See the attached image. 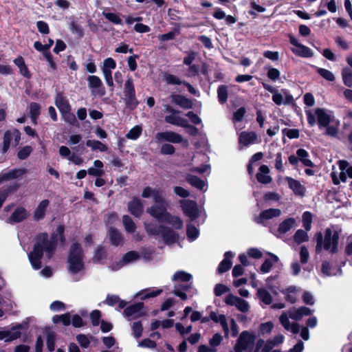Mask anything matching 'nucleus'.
Masks as SVG:
<instances>
[{"label":"nucleus","instance_id":"nucleus-31","mask_svg":"<svg viewBox=\"0 0 352 352\" xmlns=\"http://www.w3.org/2000/svg\"><path fill=\"white\" fill-rule=\"evenodd\" d=\"M270 169L267 166L262 165L256 174L257 180L262 184H269L272 182V177L269 175Z\"/></svg>","mask_w":352,"mask_h":352},{"label":"nucleus","instance_id":"nucleus-26","mask_svg":"<svg viewBox=\"0 0 352 352\" xmlns=\"http://www.w3.org/2000/svg\"><path fill=\"white\" fill-rule=\"evenodd\" d=\"M285 179L287 182L289 188L294 192L296 195L304 196L305 188L299 181L290 177H286Z\"/></svg>","mask_w":352,"mask_h":352},{"label":"nucleus","instance_id":"nucleus-25","mask_svg":"<svg viewBox=\"0 0 352 352\" xmlns=\"http://www.w3.org/2000/svg\"><path fill=\"white\" fill-rule=\"evenodd\" d=\"M139 258V255L137 252L131 251L125 254L122 258V259L116 263V265H112L110 267L112 270H118L123 265L129 264L137 261Z\"/></svg>","mask_w":352,"mask_h":352},{"label":"nucleus","instance_id":"nucleus-46","mask_svg":"<svg viewBox=\"0 0 352 352\" xmlns=\"http://www.w3.org/2000/svg\"><path fill=\"white\" fill-rule=\"evenodd\" d=\"M41 107L38 103L32 102L30 104V114L32 122L36 124L37 123L36 120L40 114Z\"/></svg>","mask_w":352,"mask_h":352},{"label":"nucleus","instance_id":"nucleus-24","mask_svg":"<svg viewBox=\"0 0 352 352\" xmlns=\"http://www.w3.org/2000/svg\"><path fill=\"white\" fill-rule=\"evenodd\" d=\"M25 173V170L22 168L3 171L0 174V184H1L3 182L19 178L23 175Z\"/></svg>","mask_w":352,"mask_h":352},{"label":"nucleus","instance_id":"nucleus-37","mask_svg":"<svg viewBox=\"0 0 352 352\" xmlns=\"http://www.w3.org/2000/svg\"><path fill=\"white\" fill-rule=\"evenodd\" d=\"M109 235L111 243L113 245L118 246L122 244L123 241L122 236L118 230L111 228L109 230Z\"/></svg>","mask_w":352,"mask_h":352},{"label":"nucleus","instance_id":"nucleus-22","mask_svg":"<svg viewBox=\"0 0 352 352\" xmlns=\"http://www.w3.org/2000/svg\"><path fill=\"white\" fill-rule=\"evenodd\" d=\"M281 210L277 208H270L263 211L259 217L256 219V221L259 223H264L266 221L270 220L281 215Z\"/></svg>","mask_w":352,"mask_h":352},{"label":"nucleus","instance_id":"nucleus-5","mask_svg":"<svg viewBox=\"0 0 352 352\" xmlns=\"http://www.w3.org/2000/svg\"><path fill=\"white\" fill-rule=\"evenodd\" d=\"M210 318L214 322L219 323L221 325L225 338H228L230 336L236 337L238 335L239 328L233 318H228L224 314L212 311L210 314Z\"/></svg>","mask_w":352,"mask_h":352},{"label":"nucleus","instance_id":"nucleus-29","mask_svg":"<svg viewBox=\"0 0 352 352\" xmlns=\"http://www.w3.org/2000/svg\"><path fill=\"white\" fill-rule=\"evenodd\" d=\"M50 201L47 199L42 200L34 212V219L39 221L45 217V212L48 208Z\"/></svg>","mask_w":352,"mask_h":352},{"label":"nucleus","instance_id":"nucleus-28","mask_svg":"<svg viewBox=\"0 0 352 352\" xmlns=\"http://www.w3.org/2000/svg\"><path fill=\"white\" fill-rule=\"evenodd\" d=\"M179 111H176L175 113L166 116L165 117V121L167 123L176 125L178 126H182L186 125V119L181 117L179 115Z\"/></svg>","mask_w":352,"mask_h":352},{"label":"nucleus","instance_id":"nucleus-47","mask_svg":"<svg viewBox=\"0 0 352 352\" xmlns=\"http://www.w3.org/2000/svg\"><path fill=\"white\" fill-rule=\"evenodd\" d=\"M86 145L93 151H106L107 150V146L98 140H88L86 142Z\"/></svg>","mask_w":352,"mask_h":352},{"label":"nucleus","instance_id":"nucleus-58","mask_svg":"<svg viewBox=\"0 0 352 352\" xmlns=\"http://www.w3.org/2000/svg\"><path fill=\"white\" fill-rule=\"evenodd\" d=\"M218 98L220 103L223 104L228 99V89L224 85H221L217 90Z\"/></svg>","mask_w":352,"mask_h":352},{"label":"nucleus","instance_id":"nucleus-18","mask_svg":"<svg viewBox=\"0 0 352 352\" xmlns=\"http://www.w3.org/2000/svg\"><path fill=\"white\" fill-rule=\"evenodd\" d=\"M23 325L19 324L13 327L10 329L0 331V340L5 342H12L21 337Z\"/></svg>","mask_w":352,"mask_h":352},{"label":"nucleus","instance_id":"nucleus-55","mask_svg":"<svg viewBox=\"0 0 352 352\" xmlns=\"http://www.w3.org/2000/svg\"><path fill=\"white\" fill-rule=\"evenodd\" d=\"M142 131V127L139 125H136L129 131L126 137L130 140H137L141 135Z\"/></svg>","mask_w":352,"mask_h":352},{"label":"nucleus","instance_id":"nucleus-3","mask_svg":"<svg viewBox=\"0 0 352 352\" xmlns=\"http://www.w3.org/2000/svg\"><path fill=\"white\" fill-rule=\"evenodd\" d=\"M313 311L306 307H300L299 308H292L288 311H283L280 316L279 320L283 327L287 331H290L296 334L300 331L299 324L295 322H290L289 318L298 321L301 320L304 316H309Z\"/></svg>","mask_w":352,"mask_h":352},{"label":"nucleus","instance_id":"nucleus-64","mask_svg":"<svg viewBox=\"0 0 352 352\" xmlns=\"http://www.w3.org/2000/svg\"><path fill=\"white\" fill-rule=\"evenodd\" d=\"M344 254L347 256L352 255V234L349 235L346 239Z\"/></svg>","mask_w":352,"mask_h":352},{"label":"nucleus","instance_id":"nucleus-61","mask_svg":"<svg viewBox=\"0 0 352 352\" xmlns=\"http://www.w3.org/2000/svg\"><path fill=\"white\" fill-rule=\"evenodd\" d=\"M223 340V336L219 333H216L212 338L209 340L210 346L212 348L217 349L221 341Z\"/></svg>","mask_w":352,"mask_h":352},{"label":"nucleus","instance_id":"nucleus-53","mask_svg":"<svg viewBox=\"0 0 352 352\" xmlns=\"http://www.w3.org/2000/svg\"><path fill=\"white\" fill-rule=\"evenodd\" d=\"M274 328V324L272 322L261 323L259 326L258 333L261 336L270 334Z\"/></svg>","mask_w":352,"mask_h":352},{"label":"nucleus","instance_id":"nucleus-8","mask_svg":"<svg viewBox=\"0 0 352 352\" xmlns=\"http://www.w3.org/2000/svg\"><path fill=\"white\" fill-rule=\"evenodd\" d=\"M146 230L151 234L162 238L166 243H174L177 238L176 234L168 228L148 224Z\"/></svg>","mask_w":352,"mask_h":352},{"label":"nucleus","instance_id":"nucleus-56","mask_svg":"<svg viewBox=\"0 0 352 352\" xmlns=\"http://www.w3.org/2000/svg\"><path fill=\"white\" fill-rule=\"evenodd\" d=\"M303 227L307 231H309L311 228L312 223V214L311 212L307 211L305 212L302 217Z\"/></svg>","mask_w":352,"mask_h":352},{"label":"nucleus","instance_id":"nucleus-4","mask_svg":"<svg viewBox=\"0 0 352 352\" xmlns=\"http://www.w3.org/2000/svg\"><path fill=\"white\" fill-rule=\"evenodd\" d=\"M339 237L340 234L338 230L334 228H327L324 231V238L321 233L318 234L316 250L320 251L323 248L331 254L337 253Z\"/></svg>","mask_w":352,"mask_h":352},{"label":"nucleus","instance_id":"nucleus-52","mask_svg":"<svg viewBox=\"0 0 352 352\" xmlns=\"http://www.w3.org/2000/svg\"><path fill=\"white\" fill-rule=\"evenodd\" d=\"M199 230L192 226L191 223H188L187 224V236L189 241H195L199 236Z\"/></svg>","mask_w":352,"mask_h":352},{"label":"nucleus","instance_id":"nucleus-54","mask_svg":"<svg viewBox=\"0 0 352 352\" xmlns=\"http://www.w3.org/2000/svg\"><path fill=\"white\" fill-rule=\"evenodd\" d=\"M322 272L326 276H336L340 272V270L332 269L329 263L324 262L322 265Z\"/></svg>","mask_w":352,"mask_h":352},{"label":"nucleus","instance_id":"nucleus-7","mask_svg":"<svg viewBox=\"0 0 352 352\" xmlns=\"http://www.w3.org/2000/svg\"><path fill=\"white\" fill-rule=\"evenodd\" d=\"M256 342L254 333L243 331L239 334L231 352H252Z\"/></svg>","mask_w":352,"mask_h":352},{"label":"nucleus","instance_id":"nucleus-35","mask_svg":"<svg viewBox=\"0 0 352 352\" xmlns=\"http://www.w3.org/2000/svg\"><path fill=\"white\" fill-rule=\"evenodd\" d=\"M268 254L270 255L271 258L266 259L260 268L261 272L263 274L268 273L270 271L273 264L277 263L279 261V258L276 255L272 253H268Z\"/></svg>","mask_w":352,"mask_h":352},{"label":"nucleus","instance_id":"nucleus-10","mask_svg":"<svg viewBox=\"0 0 352 352\" xmlns=\"http://www.w3.org/2000/svg\"><path fill=\"white\" fill-rule=\"evenodd\" d=\"M155 141L157 143L162 142H168L174 144L182 143L185 148L189 146V142L187 140L184 139L180 134L171 131L157 133L155 135Z\"/></svg>","mask_w":352,"mask_h":352},{"label":"nucleus","instance_id":"nucleus-20","mask_svg":"<svg viewBox=\"0 0 352 352\" xmlns=\"http://www.w3.org/2000/svg\"><path fill=\"white\" fill-rule=\"evenodd\" d=\"M143 198H152L153 201H163V192L159 188H151L150 186L145 187L142 192Z\"/></svg>","mask_w":352,"mask_h":352},{"label":"nucleus","instance_id":"nucleus-33","mask_svg":"<svg viewBox=\"0 0 352 352\" xmlns=\"http://www.w3.org/2000/svg\"><path fill=\"white\" fill-rule=\"evenodd\" d=\"M233 254L231 252H226L224 254V259L220 263L217 271L219 273H223L228 271L232 265L231 258Z\"/></svg>","mask_w":352,"mask_h":352},{"label":"nucleus","instance_id":"nucleus-16","mask_svg":"<svg viewBox=\"0 0 352 352\" xmlns=\"http://www.w3.org/2000/svg\"><path fill=\"white\" fill-rule=\"evenodd\" d=\"M20 138L19 131L14 129L6 131L3 136V152H6L10 145L16 146L20 141Z\"/></svg>","mask_w":352,"mask_h":352},{"label":"nucleus","instance_id":"nucleus-17","mask_svg":"<svg viewBox=\"0 0 352 352\" xmlns=\"http://www.w3.org/2000/svg\"><path fill=\"white\" fill-rule=\"evenodd\" d=\"M272 100L277 105H287L294 100L292 95L287 89H281L280 92L276 91L272 95Z\"/></svg>","mask_w":352,"mask_h":352},{"label":"nucleus","instance_id":"nucleus-38","mask_svg":"<svg viewBox=\"0 0 352 352\" xmlns=\"http://www.w3.org/2000/svg\"><path fill=\"white\" fill-rule=\"evenodd\" d=\"M296 155L298 156L299 161L301 162L304 166L308 167L314 166V164L309 158V153L306 150L303 148L298 149L296 151Z\"/></svg>","mask_w":352,"mask_h":352},{"label":"nucleus","instance_id":"nucleus-14","mask_svg":"<svg viewBox=\"0 0 352 352\" xmlns=\"http://www.w3.org/2000/svg\"><path fill=\"white\" fill-rule=\"evenodd\" d=\"M224 302L228 305L235 306L241 312L245 313L250 309V305L246 300L233 294H228L225 298Z\"/></svg>","mask_w":352,"mask_h":352},{"label":"nucleus","instance_id":"nucleus-41","mask_svg":"<svg viewBox=\"0 0 352 352\" xmlns=\"http://www.w3.org/2000/svg\"><path fill=\"white\" fill-rule=\"evenodd\" d=\"M255 349L258 352H271L273 347L271 345V342H269L267 340L258 339L256 340Z\"/></svg>","mask_w":352,"mask_h":352},{"label":"nucleus","instance_id":"nucleus-21","mask_svg":"<svg viewBox=\"0 0 352 352\" xmlns=\"http://www.w3.org/2000/svg\"><path fill=\"white\" fill-rule=\"evenodd\" d=\"M186 179L188 184L199 190L206 192L208 189V184L206 181L203 180L191 173L186 174Z\"/></svg>","mask_w":352,"mask_h":352},{"label":"nucleus","instance_id":"nucleus-36","mask_svg":"<svg viewBox=\"0 0 352 352\" xmlns=\"http://www.w3.org/2000/svg\"><path fill=\"white\" fill-rule=\"evenodd\" d=\"M162 292V289H148L140 292L137 294V296L139 297L141 300H144L146 298H153L158 295H160Z\"/></svg>","mask_w":352,"mask_h":352},{"label":"nucleus","instance_id":"nucleus-50","mask_svg":"<svg viewBox=\"0 0 352 352\" xmlns=\"http://www.w3.org/2000/svg\"><path fill=\"white\" fill-rule=\"evenodd\" d=\"M52 321L54 323L61 322L65 326H68L71 323V316L69 313L62 315H56L52 318Z\"/></svg>","mask_w":352,"mask_h":352},{"label":"nucleus","instance_id":"nucleus-57","mask_svg":"<svg viewBox=\"0 0 352 352\" xmlns=\"http://www.w3.org/2000/svg\"><path fill=\"white\" fill-rule=\"evenodd\" d=\"M294 239L297 243H301L308 240V235L306 231L298 230L294 235Z\"/></svg>","mask_w":352,"mask_h":352},{"label":"nucleus","instance_id":"nucleus-48","mask_svg":"<svg viewBox=\"0 0 352 352\" xmlns=\"http://www.w3.org/2000/svg\"><path fill=\"white\" fill-rule=\"evenodd\" d=\"M164 222L168 223L175 229H181L183 227V221L182 220L176 216H172L171 214H168V217L166 218Z\"/></svg>","mask_w":352,"mask_h":352},{"label":"nucleus","instance_id":"nucleus-45","mask_svg":"<svg viewBox=\"0 0 352 352\" xmlns=\"http://www.w3.org/2000/svg\"><path fill=\"white\" fill-rule=\"evenodd\" d=\"M87 81L88 86L93 90V92L95 91V90L97 89L100 88L102 85L101 79L98 76L94 75L89 76L87 78Z\"/></svg>","mask_w":352,"mask_h":352},{"label":"nucleus","instance_id":"nucleus-43","mask_svg":"<svg viewBox=\"0 0 352 352\" xmlns=\"http://www.w3.org/2000/svg\"><path fill=\"white\" fill-rule=\"evenodd\" d=\"M44 336L47 340V347L48 350L50 351H54L56 333L50 329H47L44 333Z\"/></svg>","mask_w":352,"mask_h":352},{"label":"nucleus","instance_id":"nucleus-9","mask_svg":"<svg viewBox=\"0 0 352 352\" xmlns=\"http://www.w3.org/2000/svg\"><path fill=\"white\" fill-rule=\"evenodd\" d=\"M340 172L335 170L334 168L331 173L334 184L338 185L341 182H345L347 177L352 179V166L345 160H339L338 162Z\"/></svg>","mask_w":352,"mask_h":352},{"label":"nucleus","instance_id":"nucleus-19","mask_svg":"<svg viewBox=\"0 0 352 352\" xmlns=\"http://www.w3.org/2000/svg\"><path fill=\"white\" fill-rule=\"evenodd\" d=\"M257 140L256 134L253 132L243 131L239 135V148L242 150L244 147H248L252 144L255 143Z\"/></svg>","mask_w":352,"mask_h":352},{"label":"nucleus","instance_id":"nucleus-60","mask_svg":"<svg viewBox=\"0 0 352 352\" xmlns=\"http://www.w3.org/2000/svg\"><path fill=\"white\" fill-rule=\"evenodd\" d=\"M318 73L324 79L329 80V81H333L335 80V76L333 74L330 72L329 70H327L326 69L322 68H318Z\"/></svg>","mask_w":352,"mask_h":352},{"label":"nucleus","instance_id":"nucleus-27","mask_svg":"<svg viewBox=\"0 0 352 352\" xmlns=\"http://www.w3.org/2000/svg\"><path fill=\"white\" fill-rule=\"evenodd\" d=\"M128 210L135 217H140L144 210L143 204L139 198L134 197L128 203Z\"/></svg>","mask_w":352,"mask_h":352},{"label":"nucleus","instance_id":"nucleus-34","mask_svg":"<svg viewBox=\"0 0 352 352\" xmlns=\"http://www.w3.org/2000/svg\"><path fill=\"white\" fill-rule=\"evenodd\" d=\"M296 220L294 218L290 217L285 219L278 226V232L280 234H285L295 227Z\"/></svg>","mask_w":352,"mask_h":352},{"label":"nucleus","instance_id":"nucleus-2","mask_svg":"<svg viewBox=\"0 0 352 352\" xmlns=\"http://www.w3.org/2000/svg\"><path fill=\"white\" fill-rule=\"evenodd\" d=\"M307 122L310 126L318 122L320 129L325 128V135L336 137L338 133L340 122L336 120L332 111L324 108H316L314 113L311 111H306Z\"/></svg>","mask_w":352,"mask_h":352},{"label":"nucleus","instance_id":"nucleus-32","mask_svg":"<svg viewBox=\"0 0 352 352\" xmlns=\"http://www.w3.org/2000/svg\"><path fill=\"white\" fill-rule=\"evenodd\" d=\"M300 291V288L296 286H289L285 289L283 290V293L285 295V298L287 301L291 303H294L297 300L298 292Z\"/></svg>","mask_w":352,"mask_h":352},{"label":"nucleus","instance_id":"nucleus-39","mask_svg":"<svg viewBox=\"0 0 352 352\" xmlns=\"http://www.w3.org/2000/svg\"><path fill=\"white\" fill-rule=\"evenodd\" d=\"M173 102L184 109H190L192 106V102L184 96L179 95L172 96Z\"/></svg>","mask_w":352,"mask_h":352},{"label":"nucleus","instance_id":"nucleus-13","mask_svg":"<svg viewBox=\"0 0 352 352\" xmlns=\"http://www.w3.org/2000/svg\"><path fill=\"white\" fill-rule=\"evenodd\" d=\"M180 205L184 214L190 219V221L198 217L199 209L195 201L184 199L180 201Z\"/></svg>","mask_w":352,"mask_h":352},{"label":"nucleus","instance_id":"nucleus-62","mask_svg":"<svg viewBox=\"0 0 352 352\" xmlns=\"http://www.w3.org/2000/svg\"><path fill=\"white\" fill-rule=\"evenodd\" d=\"M132 330L134 336L139 338L142 336V324L140 322H135L132 324Z\"/></svg>","mask_w":352,"mask_h":352},{"label":"nucleus","instance_id":"nucleus-40","mask_svg":"<svg viewBox=\"0 0 352 352\" xmlns=\"http://www.w3.org/2000/svg\"><path fill=\"white\" fill-rule=\"evenodd\" d=\"M257 296L261 301L265 305H270L272 302L271 294L264 288H259L257 290Z\"/></svg>","mask_w":352,"mask_h":352},{"label":"nucleus","instance_id":"nucleus-6","mask_svg":"<svg viewBox=\"0 0 352 352\" xmlns=\"http://www.w3.org/2000/svg\"><path fill=\"white\" fill-rule=\"evenodd\" d=\"M67 265L68 270L72 274L80 272L84 268V254L78 243H74L69 248Z\"/></svg>","mask_w":352,"mask_h":352},{"label":"nucleus","instance_id":"nucleus-42","mask_svg":"<svg viewBox=\"0 0 352 352\" xmlns=\"http://www.w3.org/2000/svg\"><path fill=\"white\" fill-rule=\"evenodd\" d=\"M342 78L343 83L348 87H352V69L344 67L342 71Z\"/></svg>","mask_w":352,"mask_h":352},{"label":"nucleus","instance_id":"nucleus-51","mask_svg":"<svg viewBox=\"0 0 352 352\" xmlns=\"http://www.w3.org/2000/svg\"><path fill=\"white\" fill-rule=\"evenodd\" d=\"M123 225L127 232L133 233L135 231V224L131 218L127 215L123 216L122 218Z\"/></svg>","mask_w":352,"mask_h":352},{"label":"nucleus","instance_id":"nucleus-59","mask_svg":"<svg viewBox=\"0 0 352 352\" xmlns=\"http://www.w3.org/2000/svg\"><path fill=\"white\" fill-rule=\"evenodd\" d=\"M102 14L108 21L114 24L118 25L121 24L122 23L121 19L117 14L111 12H103Z\"/></svg>","mask_w":352,"mask_h":352},{"label":"nucleus","instance_id":"nucleus-30","mask_svg":"<svg viewBox=\"0 0 352 352\" xmlns=\"http://www.w3.org/2000/svg\"><path fill=\"white\" fill-rule=\"evenodd\" d=\"M55 104L60 113L71 111L68 100L60 93L56 94Z\"/></svg>","mask_w":352,"mask_h":352},{"label":"nucleus","instance_id":"nucleus-44","mask_svg":"<svg viewBox=\"0 0 352 352\" xmlns=\"http://www.w3.org/2000/svg\"><path fill=\"white\" fill-rule=\"evenodd\" d=\"M124 93L125 96L130 100L135 98V89L133 86V81L131 78H129L125 82Z\"/></svg>","mask_w":352,"mask_h":352},{"label":"nucleus","instance_id":"nucleus-23","mask_svg":"<svg viewBox=\"0 0 352 352\" xmlns=\"http://www.w3.org/2000/svg\"><path fill=\"white\" fill-rule=\"evenodd\" d=\"M28 216L27 210L23 207H18L8 218L7 221L10 223H15L25 220Z\"/></svg>","mask_w":352,"mask_h":352},{"label":"nucleus","instance_id":"nucleus-11","mask_svg":"<svg viewBox=\"0 0 352 352\" xmlns=\"http://www.w3.org/2000/svg\"><path fill=\"white\" fill-rule=\"evenodd\" d=\"M168 203L163 197V201H155V204L148 208L146 212L153 217L160 221L164 222L166 218L168 217L169 213L167 212Z\"/></svg>","mask_w":352,"mask_h":352},{"label":"nucleus","instance_id":"nucleus-1","mask_svg":"<svg viewBox=\"0 0 352 352\" xmlns=\"http://www.w3.org/2000/svg\"><path fill=\"white\" fill-rule=\"evenodd\" d=\"M63 232L64 227L59 226L56 230V233L50 239L46 233L38 235L33 250L28 254L29 261L34 270H39L41 267V258L44 253L48 259L50 258L58 242H64Z\"/></svg>","mask_w":352,"mask_h":352},{"label":"nucleus","instance_id":"nucleus-12","mask_svg":"<svg viewBox=\"0 0 352 352\" xmlns=\"http://www.w3.org/2000/svg\"><path fill=\"white\" fill-rule=\"evenodd\" d=\"M290 43L293 45L291 50L296 55L304 58L313 56L314 53L312 50L308 47L300 43L296 38L291 36Z\"/></svg>","mask_w":352,"mask_h":352},{"label":"nucleus","instance_id":"nucleus-63","mask_svg":"<svg viewBox=\"0 0 352 352\" xmlns=\"http://www.w3.org/2000/svg\"><path fill=\"white\" fill-rule=\"evenodd\" d=\"M116 67V63L112 58H107L104 60L101 68L113 70Z\"/></svg>","mask_w":352,"mask_h":352},{"label":"nucleus","instance_id":"nucleus-15","mask_svg":"<svg viewBox=\"0 0 352 352\" xmlns=\"http://www.w3.org/2000/svg\"><path fill=\"white\" fill-rule=\"evenodd\" d=\"M143 303L138 302L127 307L123 312V315L129 320L138 318L144 315L143 309Z\"/></svg>","mask_w":352,"mask_h":352},{"label":"nucleus","instance_id":"nucleus-49","mask_svg":"<svg viewBox=\"0 0 352 352\" xmlns=\"http://www.w3.org/2000/svg\"><path fill=\"white\" fill-rule=\"evenodd\" d=\"M192 277V276L190 274L184 271H177L174 274L172 280L173 281L188 282L191 280Z\"/></svg>","mask_w":352,"mask_h":352}]
</instances>
